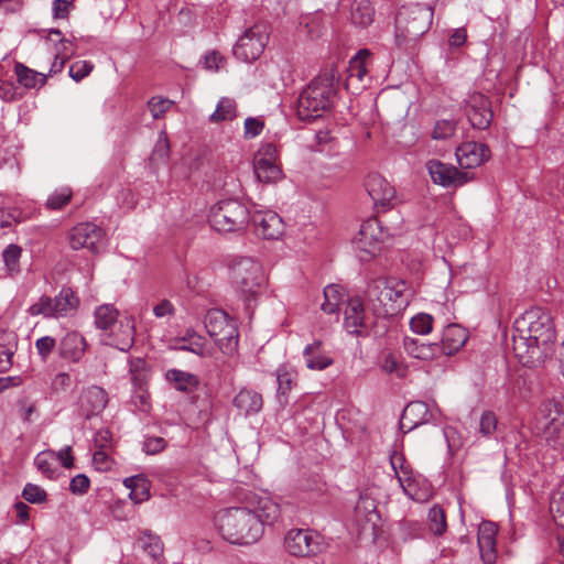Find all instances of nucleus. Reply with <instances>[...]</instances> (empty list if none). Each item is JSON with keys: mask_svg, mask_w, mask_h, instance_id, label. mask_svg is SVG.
Here are the masks:
<instances>
[{"mask_svg": "<svg viewBox=\"0 0 564 564\" xmlns=\"http://www.w3.org/2000/svg\"><path fill=\"white\" fill-rule=\"evenodd\" d=\"M556 338L553 318L546 310L532 307L516 318L512 330V350L527 367H535L552 355Z\"/></svg>", "mask_w": 564, "mask_h": 564, "instance_id": "obj_1", "label": "nucleus"}, {"mask_svg": "<svg viewBox=\"0 0 564 564\" xmlns=\"http://www.w3.org/2000/svg\"><path fill=\"white\" fill-rule=\"evenodd\" d=\"M279 516V506L268 497H260L253 507H232L221 511L216 521L224 540L250 545L262 536L264 525L272 524Z\"/></svg>", "mask_w": 564, "mask_h": 564, "instance_id": "obj_2", "label": "nucleus"}, {"mask_svg": "<svg viewBox=\"0 0 564 564\" xmlns=\"http://www.w3.org/2000/svg\"><path fill=\"white\" fill-rule=\"evenodd\" d=\"M339 77L337 65L332 64L306 86L297 101V116L301 120H314L330 110L336 94L335 84Z\"/></svg>", "mask_w": 564, "mask_h": 564, "instance_id": "obj_3", "label": "nucleus"}, {"mask_svg": "<svg viewBox=\"0 0 564 564\" xmlns=\"http://www.w3.org/2000/svg\"><path fill=\"white\" fill-rule=\"evenodd\" d=\"M406 283L395 278H378L367 289V300L377 316H392L408 305Z\"/></svg>", "mask_w": 564, "mask_h": 564, "instance_id": "obj_4", "label": "nucleus"}, {"mask_svg": "<svg viewBox=\"0 0 564 564\" xmlns=\"http://www.w3.org/2000/svg\"><path fill=\"white\" fill-rule=\"evenodd\" d=\"M434 11L429 6L410 4L402 7L395 17V43L408 48L431 28Z\"/></svg>", "mask_w": 564, "mask_h": 564, "instance_id": "obj_5", "label": "nucleus"}, {"mask_svg": "<svg viewBox=\"0 0 564 564\" xmlns=\"http://www.w3.org/2000/svg\"><path fill=\"white\" fill-rule=\"evenodd\" d=\"M230 273L243 296L247 308H253L267 286L262 265L253 258L240 257L230 264Z\"/></svg>", "mask_w": 564, "mask_h": 564, "instance_id": "obj_6", "label": "nucleus"}, {"mask_svg": "<svg viewBox=\"0 0 564 564\" xmlns=\"http://www.w3.org/2000/svg\"><path fill=\"white\" fill-rule=\"evenodd\" d=\"M209 221L218 232H242L250 221V213L243 203L225 199L212 208Z\"/></svg>", "mask_w": 564, "mask_h": 564, "instance_id": "obj_7", "label": "nucleus"}, {"mask_svg": "<svg viewBox=\"0 0 564 564\" xmlns=\"http://www.w3.org/2000/svg\"><path fill=\"white\" fill-rule=\"evenodd\" d=\"M208 335L225 355H234L238 349L239 332L235 319L221 310H212L205 316Z\"/></svg>", "mask_w": 564, "mask_h": 564, "instance_id": "obj_8", "label": "nucleus"}, {"mask_svg": "<svg viewBox=\"0 0 564 564\" xmlns=\"http://www.w3.org/2000/svg\"><path fill=\"white\" fill-rule=\"evenodd\" d=\"M78 305L79 300L73 290L63 288L55 297L42 295L36 303L29 307L28 312L32 316L43 315L46 318H57L73 314Z\"/></svg>", "mask_w": 564, "mask_h": 564, "instance_id": "obj_9", "label": "nucleus"}, {"mask_svg": "<svg viewBox=\"0 0 564 564\" xmlns=\"http://www.w3.org/2000/svg\"><path fill=\"white\" fill-rule=\"evenodd\" d=\"M388 236L389 234L382 229L379 219L370 218L364 221L352 241L359 259L369 261L375 258L381 251V246Z\"/></svg>", "mask_w": 564, "mask_h": 564, "instance_id": "obj_10", "label": "nucleus"}, {"mask_svg": "<svg viewBox=\"0 0 564 564\" xmlns=\"http://www.w3.org/2000/svg\"><path fill=\"white\" fill-rule=\"evenodd\" d=\"M268 40L267 28L263 24H254L238 39L232 53L238 59L251 63L262 55Z\"/></svg>", "mask_w": 564, "mask_h": 564, "instance_id": "obj_11", "label": "nucleus"}, {"mask_svg": "<svg viewBox=\"0 0 564 564\" xmlns=\"http://www.w3.org/2000/svg\"><path fill=\"white\" fill-rule=\"evenodd\" d=\"M285 551L296 557H308L324 550L322 536L308 529H292L284 536Z\"/></svg>", "mask_w": 564, "mask_h": 564, "instance_id": "obj_12", "label": "nucleus"}, {"mask_svg": "<svg viewBox=\"0 0 564 564\" xmlns=\"http://www.w3.org/2000/svg\"><path fill=\"white\" fill-rule=\"evenodd\" d=\"M278 149L272 143H264L253 160V171L259 182L275 183L282 178V170L278 164Z\"/></svg>", "mask_w": 564, "mask_h": 564, "instance_id": "obj_13", "label": "nucleus"}, {"mask_svg": "<svg viewBox=\"0 0 564 564\" xmlns=\"http://www.w3.org/2000/svg\"><path fill=\"white\" fill-rule=\"evenodd\" d=\"M68 239L72 249H87L96 254L104 247L105 231L94 223H80L70 229Z\"/></svg>", "mask_w": 564, "mask_h": 564, "instance_id": "obj_14", "label": "nucleus"}, {"mask_svg": "<svg viewBox=\"0 0 564 564\" xmlns=\"http://www.w3.org/2000/svg\"><path fill=\"white\" fill-rule=\"evenodd\" d=\"M426 169L433 182L443 187H460L474 180V173L469 171H459L452 164L443 163L438 160H430Z\"/></svg>", "mask_w": 564, "mask_h": 564, "instance_id": "obj_15", "label": "nucleus"}, {"mask_svg": "<svg viewBox=\"0 0 564 564\" xmlns=\"http://www.w3.org/2000/svg\"><path fill=\"white\" fill-rule=\"evenodd\" d=\"M465 115L474 129L486 130L489 128L494 112L491 101L481 93H473L465 101Z\"/></svg>", "mask_w": 564, "mask_h": 564, "instance_id": "obj_16", "label": "nucleus"}, {"mask_svg": "<svg viewBox=\"0 0 564 564\" xmlns=\"http://www.w3.org/2000/svg\"><path fill=\"white\" fill-rule=\"evenodd\" d=\"M491 156L489 147L481 142H465L456 150V158L459 166L464 170L475 169Z\"/></svg>", "mask_w": 564, "mask_h": 564, "instance_id": "obj_17", "label": "nucleus"}, {"mask_svg": "<svg viewBox=\"0 0 564 564\" xmlns=\"http://www.w3.org/2000/svg\"><path fill=\"white\" fill-rule=\"evenodd\" d=\"M367 192L376 207L387 208L395 198V189L379 174H371L366 181Z\"/></svg>", "mask_w": 564, "mask_h": 564, "instance_id": "obj_18", "label": "nucleus"}, {"mask_svg": "<svg viewBox=\"0 0 564 564\" xmlns=\"http://www.w3.org/2000/svg\"><path fill=\"white\" fill-rule=\"evenodd\" d=\"M250 219L257 234L264 239H278L283 231V221L274 212H256Z\"/></svg>", "mask_w": 564, "mask_h": 564, "instance_id": "obj_19", "label": "nucleus"}, {"mask_svg": "<svg viewBox=\"0 0 564 564\" xmlns=\"http://www.w3.org/2000/svg\"><path fill=\"white\" fill-rule=\"evenodd\" d=\"M498 528L494 522L484 521L478 529V546L480 557L484 564H495L496 553V535Z\"/></svg>", "mask_w": 564, "mask_h": 564, "instance_id": "obj_20", "label": "nucleus"}, {"mask_svg": "<svg viewBox=\"0 0 564 564\" xmlns=\"http://www.w3.org/2000/svg\"><path fill=\"white\" fill-rule=\"evenodd\" d=\"M344 327L351 335H362L366 328L364 303L359 297L347 300L344 310Z\"/></svg>", "mask_w": 564, "mask_h": 564, "instance_id": "obj_21", "label": "nucleus"}, {"mask_svg": "<svg viewBox=\"0 0 564 564\" xmlns=\"http://www.w3.org/2000/svg\"><path fill=\"white\" fill-rule=\"evenodd\" d=\"M432 414L429 410V406L423 401H413L410 402L403 410V413L400 419V427L410 432L417 427L421 424H424L430 421Z\"/></svg>", "mask_w": 564, "mask_h": 564, "instance_id": "obj_22", "label": "nucleus"}, {"mask_svg": "<svg viewBox=\"0 0 564 564\" xmlns=\"http://www.w3.org/2000/svg\"><path fill=\"white\" fill-rule=\"evenodd\" d=\"M87 348L85 337L77 332L67 333L58 344V352L63 359L77 362L82 359Z\"/></svg>", "mask_w": 564, "mask_h": 564, "instance_id": "obj_23", "label": "nucleus"}, {"mask_svg": "<svg viewBox=\"0 0 564 564\" xmlns=\"http://www.w3.org/2000/svg\"><path fill=\"white\" fill-rule=\"evenodd\" d=\"M356 522L366 529L367 525L376 528L380 516L377 511L376 500L367 494H361L354 508Z\"/></svg>", "mask_w": 564, "mask_h": 564, "instance_id": "obj_24", "label": "nucleus"}, {"mask_svg": "<svg viewBox=\"0 0 564 564\" xmlns=\"http://www.w3.org/2000/svg\"><path fill=\"white\" fill-rule=\"evenodd\" d=\"M467 338L466 329L457 324H449L444 328L442 339L437 344L442 348V355L451 356L465 345Z\"/></svg>", "mask_w": 564, "mask_h": 564, "instance_id": "obj_25", "label": "nucleus"}, {"mask_svg": "<svg viewBox=\"0 0 564 564\" xmlns=\"http://www.w3.org/2000/svg\"><path fill=\"white\" fill-rule=\"evenodd\" d=\"M107 403L108 394L98 386L87 388L80 398L82 409L85 411L86 417L99 414Z\"/></svg>", "mask_w": 564, "mask_h": 564, "instance_id": "obj_26", "label": "nucleus"}, {"mask_svg": "<svg viewBox=\"0 0 564 564\" xmlns=\"http://www.w3.org/2000/svg\"><path fill=\"white\" fill-rule=\"evenodd\" d=\"M403 347L410 356L420 360H432L442 356V348L437 343H425L419 338L404 337Z\"/></svg>", "mask_w": 564, "mask_h": 564, "instance_id": "obj_27", "label": "nucleus"}, {"mask_svg": "<svg viewBox=\"0 0 564 564\" xmlns=\"http://www.w3.org/2000/svg\"><path fill=\"white\" fill-rule=\"evenodd\" d=\"M234 405L245 415L260 412L263 406L262 395L251 389H241L234 398Z\"/></svg>", "mask_w": 564, "mask_h": 564, "instance_id": "obj_28", "label": "nucleus"}, {"mask_svg": "<svg viewBox=\"0 0 564 564\" xmlns=\"http://www.w3.org/2000/svg\"><path fill=\"white\" fill-rule=\"evenodd\" d=\"M552 422L564 421V399L551 398L541 402L535 417V425Z\"/></svg>", "mask_w": 564, "mask_h": 564, "instance_id": "obj_29", "label": "nucleus"}, {"mask_svg": "<svg viewBox=\"0 0 564 564\" xmlns=\"http://www.w3.org/2000/svg\"><path fill=\"white\" fill-rule=\"evenodd\" d=\"M303 356L306 367L311 370H324L334 362L333 358L324 352L321 340H314L312 344H308L303 350Z\"/></svg>", "mask_w": 564, "mask_h": 564, "instance_id": "obj_30", "label": "nucleus"}, {"mask_svg": "<svg viewBox=\"0 0 564 564\" xmlns=\"http://www.w3.org/2000/svg\"><path fill=\"white\" fill-rule=\"evenodd\" d=\"M391 465L405 495L414 498L416 495V482L410 466L404 464L402 456L392 457Z\"/></svg>", "mask_w": 564, "mask_h": 564, "instance_id": "obj_31", "label": "nucleus"}, {"mask_svg": "<svg viewBox=\"0 0 564 564\" xmlns=\"http://www.w3.org/2000/svg\"><path fill=\"white\" fill-rule=\"evenodd\" d=\"M535 429L549 446L555 449L564 447V421L549 420L546 424L535 425Z\"/></svg>", "mask_w": 564, "mask_h": 564, "instance_id": "obj_32", "label": "nucleus"}, {"mask_svg": "<svg viewBox=\"0 0 564 564\" xmlns=\"http://www.w3.org/2000/svg\"><path fill=\"white\" fill-rule=\"evenodd\" d=\"M165 378L175 390L182 392H193L199 384L196 375L180 369L167 370Z\"/></svg>", "mask_w": 564, "mask_h": 564, "instance_id": "obj_33", "label": "nucleus"}, {"mask_svg": "<svg viewBox=\"0 0 564 564\" xmlns=\"http://www.w3.org/2000/svg\"><path fill=\"white\" fill-rule=\"evenodd\" d=\"M18 83L28 89L40 88L46 84L47 75L29 68L22 63L14 65Z\"/></svg>", "mask_w": 564, "mask_h": 564, "instance_id": "obj_34", "label": "nucleus"}, {"mask_svg": "<svg viewBox=\"0 0 564 564\" xmlns=\"http://www.w3.org/2000/svg\"><path fill=\"white\" fill-rule=\"evenodd\" d=\"M350 15L354 24L365 28L372 23L375 9L369 0H354Z\"/></svg>", "mask_w": 564, "mask_h": 564, "instance_id": "obj_35", "label": "nucleus"}, {"mask_svg": "<svg viewBox=\"0 0 564 564\" xmlns=\"http://www.w3.org/2000/svg\"><path fill=\"white\" fill-rule=\"evenodd\" d=\"M345 294L340 288L335 284L327 285L324 289V302L322 310L326 314H338L343 304H346Z\"/></svg>", "mask_w": 564, "mask_h": 564, "instance_id": "obj_36", "label": "nucleus"}, {"mask_svg": "<svg viewBox=\"0 0 564 564\" xmlns=\"http://www.w3.org/2000/svg\"><path fill=\"white\" fill-rule=\"evenodd\" d=\"M370 52L360 50L350 61L347 67L348 79L356 78L361 82L368 73Z\"/></svg>", "mask_w": 564, "mask_h": 564, "instance_id": "obj_37", "label": "nucleus"}, {"mask_svg": "<svg viewBox=\"0 0 564 564\" xmlns=\"http://www.w3.org/2000/svg\"><path fill=\"white\" fill-rule=\"evenodd\" d=\"M180 341L182 343L181 350L191 351L200 357L209 356L205 338L194 330H187Z\"/></svg>", "mask_w": 564, "mask_h": 564, "instance_id": "obj_38", "label": "nucleus"}, {"mask_svg": "<svg viewBox=\"0 0 564 564\" xmlns=\"http://www.w3.org/2000/svg\"><path fill=\"white\" fill-rule=\"evenodd\" d=\"M22 256V248L17 243H10L2 251V260L6 267L7 272L10 275L17 274L20 272V259Z\"/></svg>", "mask_w": 564, "mask_h": 564, "instance_id": "obj_39", "label": "nucleus"}, {"mask_svg": "<svg viewBox=\"0 0 564 564\" xmlns=\"http://www.w3.org/2000/svg\"><path fill=\"white\" fill-rule=\"evenodd\" d=\"M139 546L152 558L158 560L163 554L161 539L148 532H143L138 539Z\"/></svg>", "mask_w": 564, "mask_h": 564, "instance_id": "obj_40", "label": "nucleus"}, {"mask_svg": "<svg viewBox=\"0 0 564 564\" xmlns=\"http://www.w3.org/2000/svg\"><path fill=\"white\" fill-rule=\"evenodd\" d=\"M118 318V311L109 304L100 305L95 311V324L99 329H108Z\"/></svg>", "mask_w": 564, "mask_h": 564, "instance_id": "obj_41", "label": "nucleus"}, {"mask_svg": "<svg viewBox=\"0 0 564 564\" xmlns=\"http://www.w3.org/2000/svg\"><path fill=\"white\" fill-rule=\"evenodd\" d=\"M429 529L437 536L443 535L447 530L445 511L438 505L433 506L429 511Z\"/></svg>", "mask_w": 564, "mask_h": 564, "instance_id": "obj_42", "label": "nucleus"}, {"mask_svg": "<svg viewBox=\"0 0 564 564\" xmlns=\"http://www.w3.org/2000/svg\"><path fill=\"white\" fill-rule=\"evenodd\" d=\"M235 100L230 98H221L217 105L216 110L210 115L209 119L213 122L232 120L237 113Z\"/></svg>", "mask_w": 564, "mask_h": 564, "instance_id": "obj_43", "label": "nucleus"}, {"mask_svg": "<svg viewBox=\"0 0 564 564\" xmlns=\"http://www.w3.org/2000/svg\"><path fill=\"white\" fill-rule=\"evenodd\" d=\"M550 512L555 524L564 529V485L553 494L550 501Z\"/></svg>", "mask_w": 564, "mask_h": 564, "instance_id": "obj_44", "label": "nucleus"}, {"mask_svg": "<svg viewBox=\"0 0 564 564\" xmlns=\"http://www.w3.org/2000/svg\"><path fill=\"white\" fill-rule=\"evenodd\" d=\"M129 370L132 376V382L134 386L142 387L147 382L149 377L148 364L142 358H131L129 360Z\"/></svg>", "mask_w": 564, "mask_h": 564, "instance_id": "obj_45", "label": "nucleus"}, {"mask_svg": "<svg viewBox=\"0 0 564 564\" xmlns=\"http://www.w3.org/2000/svg\"><path fill=\"white\" fill-rule=\"evenodd\" d=\"M411 329L419 335H426L433 329V317L430 314L420 313L411 318Z\"/></svg>", "mask_w": 564, "mask_h": 564, "instance_id": "obj_46", "label": "nucleus"}, {"mask_svg": "<svg viewBox=\"0 0 564 564\" xmlns=\"http://www.w3.org/2000/svg\"><path fill=\"white\" fill-rule=\"evenodd\" d=\"M15 348L17 343L14 340L0 341V372H6L12 367Z\"/></svg>", "mask_w": 564, "mask_h": 564, "instance_id": "obj_47", "label": "nucleus"}, {"mask_svg": "<svg viewBox=\"0 0 564 564\" xmlns=\"http://www.w3.org/2000/svg\"><path fill=\"white\" fill-rule=\"evenodd\" d=\"M422 527L417 521L403 520L398 524V534L403 540L419 538L421 535Z\"/></svg>", "mask_w": 564, "mask_h": 564, "instance_id": "obj_48", "label": "nucleus"}, {"mask_svg": "<svg viewBox=\"0 0 564 564\" xmlns=\"http://www.w3.org/2000/svg\"><path fill=\"white\" fill-rule=\"evenodd\" d=\"M22 497L30 503H43L47 500L46 491L42 487L31 482L24 486Z\"/></svg>", "mask_w": 564, "mask_h": 564, "instance_id": "obj_49", "label": "nucleus"}, {"mask_svg": "<svg viewBox=\"0 0 564 564\" xmlns=\"http://www.w3.org/2000/svg\"><path fill=\"white\" fill-rule=\"evenodd\" d=\"M170 154V141L167 134L162 131L159 134L158 141L152 151V159L155 161L165 162Z\"/></svg>", "mask_w": 564, "mask_h": 564, "instance_id": "obj_50", "label": "nucleus"}, {"mask_svg": "<svg viewBox=\"0 0 564 564\" xmlns=\"http://www.w3.org/2000/svg\"><path fill=\"white\" fill-rule=\"evenodd\" d=\"M456 130V123L452 120H440L435 123L432 138L435 140H445L451 138Z\"/></svg>", "mask_w": 564, "mask_h": 564, "instance_id": "obj_51", "label": "nucleus"}, {"mask_svg": "<svg viewBox=\"0 0 564 564\" xmlns=\"http://www.w3.org/2000/svg\"><path fill=\"white\" fill-rule=\"evenodd\" d=\"M70 198V189H62L61 192H55L47 198L46 207L53 210L62 209L69 203Z\"/></svg>", "mask_w": 564, "mask_h": 564, "instance_id": "obj_52", "label": "nucleus"}, {"mask_svg": "<svg viewBox=\"0 0 564 564\" xmlns=\"http://www.w3.org/2000/svg\"><path fill=\"white\" fill-rule=\"evenodd\" d=\"M94 69V64L89 61H77L69 67V76L75 82H80L90 74Z\"/></svg>", "mask_w": 564, "mask_h": 564, "instance_id": "obj_53", "label": "nucleus"}, {"mask_svg": "<svg viewBox=\"0 0 564 564\" xmlns=\"http://www.w3.org/2000/svg\"><path fill=\"white\" fill-rule=\"evenodd\" d=\"M172 101L161 97H152L148 101V107L154 119L161 118L171 107Z\"/></svg>", "mask_w": 564, "mask_h": 564, "instance_id": "obj_54", "label": "nucleus"}, {"mask_svg": "<svg viewBox=\"0 0 564 564\" xmlns=\"http://www.w3.org/2000/svg\"><path fill=\"white\" fill-rule=\"evenodd\" d=\"M497 416L491 411H486L482 413L479 422V431L484 436L491 435L497 429Z\"/></svg>", "mask_w": 564, "mask_h": 564, "instance_id": "obj_55", "label": "nucleus"}, {"mask_svg": "<svg viewBox=\"0 0 564 564\" xmlns=\"http://www.w3.org/2000/svg\"><path fill=\"white\" fill-rule=\"evenodd\" d=\"M19 415L25 422H31L32 414L36 412V402L31 400L29 397H21L18 402Z\"/></svg>", "mask_w": 564, "mask_h": 564, "instance_id": "obj_56", "label": "nucleus"}, {"mask_svg": "<svg viewBox=\"0 0 564 564\" xmlns=\"http://www.w3.org/2000/svg\"><path fill=\"white\" fill-rule=\"evenodd\" d=\"M166 447V441L160 436H149L143 442V452L148 455L161 453Z\"/></svg>", "mask_w": 564, "mask_h": 564, "instance_id": "obj_57", "label": "nucleus"}, {"mask_svg": "<svg viewBox=\"0 0 564 564\" xmlns=\"http://www.w3.org/2000/svg\"><path fill=\"white\" fill-rule=\"evenodd\" d=\"M35 347L42 359L46 360L56 347V340L51 336H43L35 341Z\"/></svg>", "mask_w": 564, "mask_h": 564, "instance_id": "obj_58", "label": "nucleus"}, {"mask_svg": "<svg viewBox=\"0 0 564 564\" xmlns=\"http://www.w3.org/2000/svg\"><path fill=\"white\" fill-rule=\"evenodd\" d=\"M90 480L85 474H78L72 478L69 482V490L74 495H84L88 491Z\"/></svg>", "mask_w": 564, "mask_h": 564, "instance_id": "obj_59", "label": "nucleus"}, {"mask_svg": "<svg viewBox=\"0 0 564 564\" xmlns=\"http://www.w3.org/2000/svg\"><path fill=\"white\" fill-rule=\"evenodd\" d=\"M54 455L53 452H43L36 455L34 459V464L40 471H42L47 477H52L54 474V469L52 468V463L50 462L51 457Z\"/></svg>", "mask_w": 564, "mask_h": 564, "instance_id": "obj_60", "label": "nucleus"}, {"mask_svg": "<svg viewBox=\"0 0 564 564\" xmlns=\"http://www.w3.org/2000/svg\"><path fill=\"white\" fill-rule=\"evenodd\" d=\"M264 123L262 120L249 117L245 120V138L253 139L259 135L263 130Z\"/></svg>", "mask_w": 564, "mask_h": 564, "instance_id": "obj_61", "label": "nucleus"}, {"mask_svg": "<svg viewBox=\"0 0 564 564\" xmlns=\"http://www.w3.org/2000/svg\"><path fill=\"white\" fill-rule=\"evenodd\" d=\"M278 391L285 394L292 389L293 376L284 368H279L276 373Z\"/></svg>", "mask_w": 564, "mask_h": 564, "instance_id": "obj_62", "label": "nucleus"}, {"mask_svg": "<svg viewBox=\"0 0 564 564\" xmlns=\"http://www.w3.org/2000/svg\"><path fill=\"white\" fill-rule=\"evenodd\" d=\"M95 446L98 449H109L112 447V434L107 429L99 430L94 437Z\"/></svg>", "mask_w": 564, "mask_h": 564, "instance_id": "obj_63", "label": "nucleus"}, {"mask_svg": "<svg viewBox=\"0 0 564 564\" xmlns=\"http://www.w3.org/2000/svg\"><path fill=\"white\" fill-rule=\"evenodd\" d=\"M153 314L158 318H162L165 316H174L175 307L169 300H162L153 307Z\"/></svg>", "mask_w": 564, "mask_h": 564, "instance_id": "obj_64", "label": "nucleus"}]
</instances>
